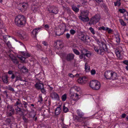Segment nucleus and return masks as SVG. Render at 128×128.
<instances>
[{
  "label": "nucleus",
  "instance_id": "1",
  "mask_svg": "<svg viewBox=\"0 0 128 128\" xmlns=\"http://www.w3.org/2000/svg\"><path fill=\"white\" fill-rule=\"evenodd\" d=\"M15 24L17 26H24L26 24V20L24 16L22 15H19L15 19Z\"/></svg>",
  "mask_w": 128,
  "mask_h": 128
},
{
  "label": "nucleus",
  "instance_id": "2",
  "mask_svg": "<svg viewBox=\"0 0 128 128\" xmlns=\"http://www.w3.org/2000/svg\"><path fill=\"white\" fill-rule=\"evenodd\" d=\"M104 76L107 79L114 80L117 78V74L114 72L107 70L105 72Z\"/></svg>",
  "mask_w": 128,
  "mask_h": 128
},
{
  "label": "nucleus",
  "instance_id": "3",
  "mask_svg": "<svg viewBox=\"0 0 128 128\" xmlns=\"http://www.w3.org/2000/svg\"><path fill=\"white\" fill-rule=\"evenodd\" d=\"M90 86L92 89L94 90H98L101 87V84L100 82L96 80L91 81L90 82Z\"/></svg>",
  "mask_w": 128,
  "mask_h": 128
},
{
  "label": "nucleus",
  "instance_id": "4",
  "mask_svg": "<svg viewBox=\"0 0 128 128\" xmlns=\"http://www.w3.org/2000/svg\"><path fill=\"white\" fill-rule=\"evenodd\" d=\"M79 38L86 44H88L90 41V37L86 34L83 33H81L79 35Z\"/></svg>",
  "mask_w": 128,
  "mask_h": 128
},
{
  "label": "nucleus",
  "instance_id": "5",
  "mask_svg": "<svg viewBox=\"0 0 128 128\" xmlns=\"http://www.w3.org/2000/svg\"><path fill=\"white\" fill-rule=\"evenodd\" d=\"M94 48L95 51L98 54L100 55H103L104 53V52H108V50L106 48L104 49L103 47H99L97 46H94Z\"/></svg>",
  "mask_w": 128,
  "mask_h": 128
},
{
  "label": "nucleus",
  "instance_id": "6",
  "mask_svg": "<svg viewBox=\"0 0 128 128\" xmlns=\"http://www.w3.org/2000/svg\"><path fill=\"white\" fill-rule=\"evenodd\" d=\"M40 6V4L37 2V1H34L32 5L31 9L34 12H36L38 10Z\"/></svg>",
  "mask_w": 128,
  "mask_h": 128
},
{
  "label": "nucleus",
  "instance_id": "7",
  "mask_svg": "<svg viewBox=\"0 0 128 128\" xmlns=\"http://www.w3.org/2000/svg\"><path fill=\"white\" fill-rule=\"evenodd\" d=\"M88 11H85L82 12L81 14V19L84 22H87L89 20L88 17Z\"/></svg>",
  "mask_w": 128,
  "mask_h": 128
},
{
  "label": "nucleus",
  "instance_id": "8",
  "mask_svg": "<svg viewBox=\"0 0 128 128\" xmlns=\"http://www.w3.org/2000/svg\"><path fill=\"white\" fill-rule=\"evenodd\" d=\"M100 18V15L99 14H97L91 18L90 22L92 24H95L98 22Z\"/></svg>",
  "mask_w": 128,
  "mask_h": 128
},
{
  "label": "nucleus",
  "instance_id": "9",
  "mask_svg": "<svg viewBox=\"0 0 128 128\" xmlns=\"http://www.w3.org/2000/svg\"><path fill=\"white\" fill-rule=\"evenodd\" d=\"M88 80V78L84 76L80 77L78 79L77 81L78 83L84 84L87 82Z\"/></svg>",
  "mask_w": 128,
  "mask_h": 128
},
{
  "label": "nucleus",
  "instance_id": "10",
  "mask_svg": "<svg viewBox=\"0 0 128 128\" xmlns=\"http://www.w3.org/2000/svg\"><path fill=\"white\" fill-rule=\"evenodd\" d=\"M48 10L50 12L54 14H58L59 11L58 8L54 6H50L48 8Z\"/></svg>",
  "mask_w": 128,
  "mask_h": 128
},
{
  "label": "nucleus",
  "instance_id": "11",
  "mask_svg": "<svg viewBox=\"0 0 128 128\" xmlns=\"http://www.w3.org/2000/svg\"><path fill=\"white\" fill-rule=\"evenodd\" d=\"M21 54L24 57H23L21 56H18V57L21 60L22 62H24L26 58L30 56V54L28 53H25L24 52H22Z\"/></svg>",
  "mask_w": 128,
  "mask_h": 128
},
{
  "label": "nucleus",
  "instance_id": "12",
  "mask_svg": "<svg viewBox=\"0 0 128 128\" xmlns=\"http://www.w3.org/2000/svg\"><path fill=\"white\" fill-rule=\"evenodd\" d=\"M42 27H38L34 28L32 32V36L34 38H36V35L38 32L42 30Z\"/></svg>",
  "mask_w": 128,
  "mask_h": 128
},
{
  "label": "nucleus",
  "instance_id": "13",
  "mask_svg": "<svg viewBox=\"0 0 128 128\" xmlns=\"http://www.w3.org/2000/svg\"><path fill=\"white\" fill-rule=\"evenodd\" d=\"M7 112L9 116H11L14 113V109L12 105L8 104L7 106Z\"/></svg>",
  "mask_w": 128,
  "mask_h": 128
},
{
  "label": "nucleus",
  "instance_id": "14",
  "mask_svg": "<svg viewBox=\"0 0 128 128\" xmlns=\"http://www.w3.org/2000/svg\"><path fill=\"white\" fill-rule=\"evenodd\" d=\"M16 77V80L15 82L20 79V76L19 73L17 72H16L14 74H12L11 77V78L13 80Z\"/></svg>",
  "mask_w": 128,
  "mask_h": 128
},
{
  "label": "nucleus",
  "instance_id": "15",
  "mask_svg": "<svg viewBox=\"0 0 128 128\" xmlns=\"http://www.w3.org/2000/svg\"><path fill=\"white\" fill-rule=\"evenodd\" d=\"M74 56V55L73 54H70L67 55H66V54H64L63 56V57L66 56V59L68 61H70L73 59Z\"/></svg>",
  "mask_w": 128,
  "mask_h": 128
},
{
  "label": "nucleus",
  "instance_id": "16",
  "mask_svg": "<svg viewBox=\"0 0 128 128\" xmlns=\"http://www.w3.org/2000/svg\"><path fill=\"white\" fill-rule=\"evenodd\" d=\"M76 112L78 116L80 118H82V120H84L86 118L84 116V113L80 110L79 109L77 110Z\"/></svg>",
  "mask_w": 128,
  "mask_h": 128
},
{
  "label": "nucleus",
  "instance_id": "17",
  "mask_svg": "<svg viewBox=\"0 0 128 128\" xmlns=\"http://www.w3.org/2000/svg\"><path fill=\"white\" fill-rule=\"evenodd\" d=\"M51 96L52 99L55 100H58L59 96L58 94L55 92H53L51 94Z\"/></svg>",
  "mask_w": 128,
  "mask_h": 128
},
{
  "label": "nucleus",
  "instance_id": "18",
  "mask_svg": "<svg viewBox=\"0 0 128 128\" xmlns=\"http://www.w3.org/2000/svg\"><path fill=\"white\" fill-rule=\"evenodd\" d=\"M36 88L38 90H40L43 87L44 85L42 83H40L39 82H37L35 84Z\"/></svg>",
  "mask_w": 128,
  "mask_h": 128
},
{
  "label": "nucleus",
  "instance_id": "19",
  "mask_svg": "<svg viewBox=\"0 0 128 128\" xmlns=\"http://www.w3.org/2000/svg\"><path fill=\"white\" fill-rule=\"evenodd\" d=\"M14 106L15 107H23L22 104V103L21 101L19 99H18L17 101L15 104Z\"/></svg>",
  "mask_w": 128,
  "mask_h": 128
},
{
  "label": "nucleus",
  "instance_id": "20",
  "mask_svg": "<svg viewBox=\"0 0 128 128\" xmlns=\"http://www.w3.org/2000/svg\"><path fill=\"white\" fill-rule=\"evenodd\" d=\"M20 6L22 7V9L24 10H26L29 7V5L27 3H24L21 4Z\"/></svg>",
  "mask_w": 128,
  "mask_h": 128
},
{
  "label": "nucleus",
  "instance_id": "21",
  "mask_svg": "<svg viewBox=\"0 0 128 128\" xmlns=\"http://www.w3.org/2000/svg\"><path fill=\"white\" fill-rule=\"evenodd\" d=\"M5 121L7 124H11L12 122L14 121V118L11 117L10 118L7 119Z\"/></svg>",
  "mask_w": 128,
  "mask_h": 128
},
{
  "label": "nucleus",
  "instance_id": "22",
  "mask_svg": "<svg viewBox=\"0 0 128 128\" xmlns=\"http://www.w3.org/2000/svg\"><path fill=\"white\" fill-rule=\"evenodd\" d=\"M118 58L119 59H122L123 58L121 54V52L118 50H116L115 52Z\"/></svg>",
  "mask_w": 128,
  "mask_h": 128
},
{
  "label": "nucleus",
  "instance_id": "23",
  "mask_svg": "<svg viewBox=\"0 0 128 128\" xmlns=\"http://www.w3.org/2000/svg\"><path fill=\"white\" fill-rule=\"evenodd\" d=\"M95 40L97 42V44L100 46V47H103L102 46H103L106 47V45L102 41H99L98 40L97 38Z\"/></svg>",
  "mask_w": 128,
  "mask_h": 128
},
{
  "label": "nucleus",
  "instance_id": "24",
  "mask_svg": "<svg viewBox=\"0 0 128 128\" xmlns=\"http://www.w3.org/2000/svg\"><path fill=\"white\" fill-rule=\"evenodd\" d=\"M54 44L57 47H59L60 48H62L63 46L62 43L59 40H57L55 42Z\"/></svg>",
  "mask_w": 128,
  "mask_h": 128
},
{
  "label": "nucleus",
  "instance_id": "25",
  "mask_svg": "<svg viewBox=\"0 0 128 128\" xmlns=\"http://www.w3.org/2000/svg\"><path fill=\"white\" fill-rule=\"evenodd\" d=\"M9 56L12 59V61L14 63L16 64H18V61L12 55L10 54L9 55Z\"/></svg>",
  "mask_w": 128,
  "mask_h": 128
},
{
  "label": "nucleus",
  "instance_id": "26",
  "mask_svg": "<svg viewBox=\"0 0 128 128\" xmlns=\"http://www.w3.org/2000/svg\"><path fill=\"white\" fill-rule=\"evenodd\" d=\"M20 107H16L15 108V110L16 111L17 113L19 114H20L22 113L21 108H20Z\"/></svg>",
  "mask_w": 128,
  "mask_h": 128
},
{
  "label": "nucleus",
  "instance_id": "27",
  "mask_svg": "<svg viewBox=\"0 0 128 128\" xmlns=\"http://www.w3.org/2000/svg\"><path fill=\"white\" fill-rule=\"evenodd\" d=\"M88 50H87L84 49L82 50H81L82 54L80 55L79 56V58L80 59H83L84 56H85L84 52H87Z\"/></svg>",
  "mask_w": 128,
  "mask_h": 128
},
{
  "label": "nucleus",
  "instance_id": "28",
  "mask_svg": "<svg viewBox=\"0 0 128 128\" xmlns=\"http://www.w3.org/2000/svg\"><path fill=\"white\" fill-rule=\"evenodd\" d=\"M8 77L6 75H4L2 76V80L4 83L6 84L8 82Z\"/></svg>",
  "mask_w": 128,
  "mask_h": 128
},
{
  "label": "nucleus",
  "instance_id": "29",
  "mask_svg": "<svg viewBox=\"0 0 128 128\" xmlns=\"http://www.w3.org/2000/svg\"><path fill=\"white\" fill-rule=\"evenodd\" d=\"M73 10L74 12H78L79 10V9L76 6L73 5L72 6Z\"/></svg>",
  "mask_w": 128,
  "mask_h": 128
},
{
  "label": "nucleus",
  "instance_id": "30",
  "mask_svg": "<svg viewBox=\"0 0 128 128\" xmlns=\"http://www.w3.org/2000/svg\"><path fill=\"white\" fill-rule=\"evenodd\" d=\"M61 109L59 107H57L55 111V114H56L58 115L60 112Z\"/></svg>",
  "mask_w": 128,
  "mask_h": 128
},
{
  "label": "nucleus",
  "instance_id": "31",
  "mask_svg": "<svg viewBox=\"0 0 128 128\" xmlns=\"http://www.w3.org/2000/svg\"><path fill=\"white\" fill-rule=\"evenodd\" d=\"M120 0H117L116 2H114V5L115 6H120L121 4Z\"/></svg>",
  "mask_w": 128,
  "mask_h": 128
},
{
  "label": "nucleus",
  "instance_id": "32",
  "mask_svg": "<svg viewBox=\"0 0 128 128\" xmlns=\"http://www.w3.org/2000/svg\"><path fill=\"white\" fill-rule=\"evenodd\" d=\"M85 68L86 72H88L89 71L90 67L87 63L85 64Z\"/></svg>",
  "mask_w": 128,
  "mask_h": 128
},
{
  "label": "nucleus",
  "instance_id": "33",
  "mask_svg": "<svg viewBox=\"0 0 128 128\" xmlns=\"http://www.w3.org/2000/svg\"><path fill=\"white\" fill-rule=\"evenodd\" d=\"M75 96L73 99V100L75 101H77L79 99V98L78 97L79 96L77 94H75Z\"/></svg>",
  "mask_w": 128,
  "mask_h": 128
},
{
  "label": "nucleus",
  "instance_id": "34",
  "mask_svg": "<svg viewBox=\"0 0 128 128\" xmlns=\"http://www.w3.org/2000/svg\"><path fill=\"white\" fill-rule=\"evenodd\" d=\"M67 98V94H63L62 96V100L63 101H65Z\"/></svg>",
  "mask_w": 128,
  "mask_h": 128
},
{
  "label": "nucleus",
  "instance_id": "35",
  "mask_svg": "<svg viewBox=\"0 0 128 128\" xmlns=\"http://www.w3.org/2000/svg\"><path fill=\"white\" fill-rule=\"evenodd\" d=\"M20 65H18V68H20L21 69H22L23 72H27L28 70L26 69V68L25 67L23 66L22 67V68H20Z\"/></svg>",
  "mask_w": 128,
  "mask_h": 128
},
{
  "label": "nucleus",
  "instance_id": "36",
  "mask_svg": "<svg viewBox=\"0 0 128 128\" xmlns=\"http://www.w3.org/2000/svg\"><path fill=\"white\" fill-rule=\"evenodd\" d=\"M108 29V28L106 27H104L102 26L99 28V30H103L107 31V30Z\"/></svg>",
  "mask_w": 128,
  "mask_h": 128
},
{
  "label": "nucleus",
  "instance_id": "37",
  "mask_svg": "<svg viewBox=\"0 0 128 128\" xmlns=\"http://www.w3.org/2000/svg\"><path fill=\"white\" fill-rule=\"evenodd\" d=\"M89 30L91 32L93 35H94L95 34V31L94 29L92 27H90L89 28Z\"/></svg>",
  "mask_w": 128,
  "mask_h": 128
},
{
  "label": "nucleus",
  "instance_id": "38",
  "mask_svg": "<svg viewBox=\"0 0 128 128\" xmlns=\"http://www.w3.org/2000/svg\"><path fill=\"white\" fill-rule=\"evenodd\" d=\"M116 41L118 44H119L120 41V39L118 35H117L116 36Z\"/></svg>",
  "mask_w": 128,
  "mask_h": 128
},
{
  "label": "nucleus",
  "instance_id": "39",
  "mask_svg": "<svg viewBox=\"0 0 128 128\" xmlns=\"http://www.w3.org/2000/svg\"><path fill=\"white\" fill-rule=\"evenodd\" d=\"M64 111V112L66 113L68 111V108L66 107L64 105L63 106Z\"/></svg>",
  "mask_w": 128,
  "mask_h": 128
},
{
  "label": "nucleus",
  "instance_id": "40",
  "mask_svg": "<svg viewBox=\"0 0 128 128\" xmlns=\"http://www.w3.org/2000/svg\"><path fill=\"white\" fill-rule=\"evenodd\" d=\"M20 36L22 39H25L27 37V36L26 34L25 35L23 36L22 34H20Z\"/></svg>",
  "mask_w": 128,
  "mask_h": 128
},
{
  "label": "nucleus",
  "instance_id": "41",
  "mask_svg": "<svg viewBox=\"0 0 128 128\" xmlns=\"http://www.w3.org/2000/svg\"><path fill=\"white\" fill-rule=\"evenodd\" d=\"M120 23L123 26H125L126 25V23L122 19L120 20Z\"/></svg>",
  "mask_w": 128,
  "mask_h": 128
},
{
  "label": "nucleus",
  "instance_id": "42",
  "mask_svg": "<svg viewBox=\"0 0 128 128\" xmlns=\"http://www.w3.org/2000/svg\"><path fill=\"white\" fill-rule=\"evenodd\" d=\"M124 16L125 19L128 20V13L127 12H126V13L124 15Z\"/></svg>",
  "mask_w": 128,
  "mask_h": 128
},
{
  "label": "nucleus",
  "instance_id": "43",
  "mask_svg": "<svg viewBox=\"0 0 128 128\" xmlns=\"http://www.w3.org/2000/svg\"><path fill=\"white\" fill-rule=\"evenodd\" d=\"M121 13L124 14L126 12V10L124 9H120L118 10Z\"/></svg>",
  "mask_w": 128,
  "mask_h": 128
},
{
  "label": "nucleus",
  "instance_id": "44",
  "mask_svg": "<svg viewBox=\"0 0 128 128\" xmlns=\"http://www.w3.org/2000/svg\"><path fill=\"white\" fill-rule=\"evenodd\" d=\"M73 51L74 53L76 55H78L80 54V52L77 50L76 49H73Z\"/></svg>",
  "mask_w": 128,
  "mask_h": 128
},
{
  "label": "nucleus",
  "instance_id": "45",
  "mask_svg": "<svg viewBox=\"0 0 128 128\" xmlns=\"http://www.w3.org/2000/svg\"><path fill=\"white\" fill-rule=\"evenodd\" d=\"M76 94V93L73 94L70 92V98L73 99L75 95V94Z\"/></svg>",
  "mask_w": 128,
  "mask_h": 128
},
{
  "label": "nucleus",
  "instance_id": "46",
  "mask_svg": "<svg viewBox=\"0 0 128 128\" xmlns=\"http://www.w3.org/2000/svg\"><path fill=\"white\" fill-rule=\"evenodd\" d=\"M7 89L8 90H11L12 92H14V90L13 88L10 86H8Z\"/></svg>",
  "mask_w": 128,
  "mask_h": 128
},
{
  "label": "nucleus",
  "instance_id": "47",
  "mask_svg": "<svg viewBox=\"0 0 128 128\" xmlns=\"http://www.w3.org/2000/svg\"><path fill=\"white\" fill-rule=\"evenodd\" d=\"M4 27V25L2 22L0 20V28H2Z\"/></svg>",
  "mask_w": 128,
  "mask_h": 128
},
{
  "label": "nucleus",
  "instance_id": "48",
  "mask_svg": "<svg viewBox=\"0 0 128 128\" xmlns=\"http://www.w3.org/2000/svg\"><path fill=\"white\" fill-rule=\"evenodd\" d=\"M70 33L72 34H74L76 32V31L74 30L71 29L70 30Z\"/></svg>",
  "mask_w": 128,
  "mask_h": 128
},
{
  "label": "nucleus",
  "instance_id": "49",
  "mask_svg": "<svg viewBox=\"0 0 128 128\" xmlns=\"http://www.w3.org/2000/svg\"><path fill=\"white\" fill-rule=\"evenodd\" d=\"M6 44L7 46L9 48H10L12 46L11 45V44L9 41H8L6 43Z\"/></svg>",
  "mask_w": 128,
  "mask_h": 128
},
{
  "label": "nucleus",
  "instance_id": "50",
  "mask_svg": "<svg viewBox=\"0 0 128 128\" xmlns=\"http://www.w3.org/2000/svg\"><path fill=\"white\" fill-rule=\"evenodd\" d=\"M39 100L38 101V102H40L41 103L43 101V99L42 98V96H40L39 98Z\"/></svg>",
  "mask_w": 128,
  "mask_h": 128
},
{
  "label": "nucleus",
  "instance_id": "51",
  "mask_svg": "<svg viewBox=\"0 0 128 128\" xmlns=\"http://www.w3.org/2000/svg\"><path fill=\"white\" fill-rule=\"evenodd\" d=\"M40 89L41 90V91L42 93L44 94H46V91L44 89V87H43L42 88Z\"/></svg>",
  "mask_w": 128,
  "mask_h": 128
},
{
  "label": "nucleus",
  "instance_id": "52",
  "mask_svg": "<svg viewBox=\"0 0 128 128\" xmlns=\"http://www.w3.org/2000/svg\"><path fill=\"white\" fill-rule=\"evenodd\" d=\"M91 73L92 75H94L95 74L96 71L95 70L92 69L91 71Z\"/></svg>",
  "mask_w": 128,
  "mask_h": 128
},
{
  "label": "nucleus",
  "instance_id": "53",
  "mask_svg": "<svg viewBox=\"0 0 128 128\" xmlns=\"http://www.w3.org/2000/svg\"><path fill=\"white\" fill-rule=\"evenodd\" d=\"M108 33V34H110L113 32L112 30L108 28V29L107 30Z\"/></svg>",
  "mask_w": 128,
  "mask_h": 128
},
{
  "label": "nucleus",
  "instance_id": "54",
  "mask_svg": "<svg viewBox=\"0 0 128 128\" xmlns=\"http://www.w3.org/2000/svg\"><path fill=\"white\" fill-rule=\"evenodd\" d=\"M22 105L23 104L24 106V107L26 108L27 107L26 105L27 104V103L24 101H23L22 102Z\"/></svg>",
  "mask_w": 128,
  "mask_h": 128
},
{
  "label": "nucleus",
  "instance_id": "55",
  "mask_svg": "<svg viewBox=\"0 0 128 128\" xmlns=\"http://www.w3.org/2000/svg\"><path fill=\"white\" fill-rule=\"evenodd\" d=\"M122 63L126 65H128V60H124L122 61Z\"/></svg>",
  "mask_w": 128,
  "mask_h": 128
},
{
  "label": "nucleus",
  "instance_id": "56",
  "mask_svg": "<svg viewBox=\"0 0 128 128\" xmlns=\"http://www.w3.org/2000/svg\"><path fill=\"white\" fill-rule=\"evenodd\" d=\"M44 27L45 29L47 30H48L50 28L48 24L45 25L44 26Z\"/></svg>",
  "mask_w": 128,
  "mask_h": 128
},
{
  "label": "nucleus",
  "instance_id": "57",
  "mask_svg": "<svg viewBox=\"0 0 128 128\" xmlns=\"http://www.w3.org/2000/svg\"><path fill=\"white\" fill-rule=\"evenodd\" d=\"M3 38L4 39V42H5V40H6L7 39V38L8 37H10V36L7 35H5L3 36Z\"/></svg>",
  "mask_w": 128,
  "mask_h": 128
},
{
  "label": "nucleus",
  "instance_id": "58",
  "mask_svg": "<svg viewBox=\"0 0 128 128\" xmlns=\"http://www.w3.org/2000/svg\"><path fill=\"white\" fill-rule=\"evenodd\" d=\"M42 43L44 46H46L48 45V44L45 41H43L42 42Z\"/></svg>",
  "mask_w": 128,
  "mask_h": 128
},
{
  "label": "nucleus",
  "instance_id": "59",
  "mask_svg": "<svg viewBox=\"0 0 128 128\" xmlns=\"http://www.w3.org/2000/svg\"><path fill=\"white\" fill-rule=\"evenodd\" d=\"M84 56H86L87 57L89 58L91 56V54H90L88 53H87L86 54H84Z\"/></svg>",
  "mask_w": 128,
  "mask_h": 128
},
{
  "label": "nucleus",
  "instance_id": "60",
  "mask_svg": "<svg viewBox=\"0 0 128 128\" xmlns=\"http://www.w3.org/2000/svg\"><path fill=\"white\" fill-rule=\"evenodd\" d=\"M70 34L68 33H67L66 35V37L67 38H69L70 37Z\"/></svg>",
  "mask_w": 128,
  "mask_h": 128
},
{
  "label": "nucleus",
  "instance_id": "61",
  "mask_svg": "<svg viewBox=\"0 0 128 128\" xmlns=\"http://www.w3.org/2000/svg\"><path fill=\"white\" fill-rule=\"evenodd\" d=\"M74 88L78 92V91L80 89V88L79 87H75Z\"/></svg>",
  "mask_w": 128,
  "mask_h": 128
},
{
  "label": "nucleus",
  "instance_id": "62",
  "mask_svg": "<svg viewBox=\"0 0 128 128\" xmlns=\"http://www.w3.org/2000/svg\"><path fill=\"white\" fill-rule=\"evenodd\" d=\"M8 74H12H12H14L12 72V71L11 70H9L8 71Z\"/></svg>",
  "mask_w": 128,
  "mask_h": 128
},
{
  "label": "nucleus",
  "instance_id": "63",
  "mask_svg": "<svg viewBox=\"0 0 128 128\" xmlns=\"http://www.w3.org/2000/svg\"><path fill=\"white\" fill-rule=\"evenodd\" d=\"M126 116V114H122L121 116L122 118H124Z\"/></svg>",
  "mask_w": 128,
  "mask_h": 128
},
{
  "label": "nucleus",
  "instance_id": "64",
  "mask_svg": "<svg viewBox=\"0 0 128 128\" xmlns=\"http://www.w3.org/2000/svg\"><path fill=\"white\" fill-rule=\"evenodd\" d=\"M68 76L71 78H72L74 77V76L73 74H68Z\"/></svg>",
  "mask_w": 128,
  "mask_h": 128
}]
</instances>
